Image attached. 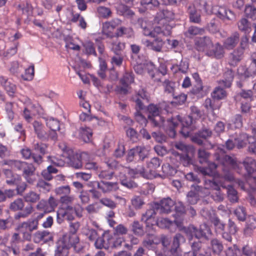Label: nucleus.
Here are the masks:
<instances>
[{"instance_id": "f257e3e1", "label": "nucleus", "mask_w": 256, "mask_h": 256, "mask_svg": "<svg viewBox=\"0 0 256 256\" xmlns=\"http://www.w3.org/2000/svg\"><path fill=\"white\" fill-rule=\"evenodd\" d=\"M106 164L109 168L114 170V172L119 177L122 185L129 188L137 186L136 182L128 179L126 175L133 178L137 177L140 175L139 166L135 169H130L122 166L112 158L108 159Z\"/></svg>"}, {"instance_id": "f03ea898", "label": "nucleus", "mask_w": 256, "mask_h": 256, "mask_svg": "<svg viewBox=\"0 0 256 256\" xmlns=\"http://www.w3.org/2000/svg\"><path fill=\"white\" fill-rule=\"evenodd\" d=\"M4 164L22 171V175L27 183L33 184L36 181V168L32 164L16 160H10L5 162Z\"/></svg>"}, {"instance_id": "7ed1b4c3", "label": "nucleus", "mask_w": 256, "mask_h": 256, "mask_svg": "<svg viewBox=\"0 0 256 256\" xmlns=\"http://www.w3.org/2000/svg\"><path fill=\"white\" fill-rule=\"evenodd\" d=\"M216 158L218 160L220 161V164L222 166V168L224 172V179L228 182L234 181L242 189L244 190V182L238 179L235 180L233 174L230 172V168H227V166H229L233 169H238V164L236 160L228 155L224 156L222 160L220 156L216 157Z\"/></svg>"}, {"instance_id": "20e7f679", "label": "nucleus", "mask_w": 256, "mask_h": 256, "mask_svg": "<svg viewBox=\"0 0 256 256\" xmlns=\"http://www.w3.org/2000/svg\"><path fill=\"white\" fill-rule=\"evenodd\" d=\"M58 147L62 152L60 155L69 160L72 167L76 168H82L84 157L88 155L86 152L75 153L68 145H58Z\"/></svg>"}, {"instance_id": "39448f33", "label": "nucleus", "mask_w": 256, "mask_h": 256, "mask_svg": "<svg viewBox=\"0 0 256 256\" xmlns=\"http://www.w3.org/2000/svg\"><path fill=\"white\" fill-rule=\"evenodd\" d=\"M38 226L37 219H29L26 222L19 224L16 230L22 235L24 240L30 241L32 238V232L38 228Z\"/></svg>"}, {"instance_id": "423d86ee", "label": "nucleus", "mask_w": 256, "mask_h": 256, "mask_svg": "<svg viewBox=\"0 0 256 256\" xmlns=\"http://www.w3.org/2000/svg\"><path fill=\"white\" fill-rule=\"evenodd\" d=\"M168 122L174 126H178V124L180 123L182 126V128L180 132L184 137L188 136L190 131L195 128L194 125V121L193 118L190 116L184 117L182 120L181 117L179 115H178L176 117H172L171 118V120H169Z\"/></svg>"}, {"instance_id": "0eeeda50", "label": "nucleus", "mask_w": 256, "mask_h": 256, "mask_svg": "<svg viewBox=\"0 0 256 256\" xmlns=\"http://www.w3.org/2000/svg\"><path fill=\"white\" fill-rule=\"evenodd\" d=\"M160 164L161 161L158 158H152L147 163L146 168L139 166L140 176L147 179L152 178L155 177L156 169L159 168Z\"/></svg>"}, {"instance_id": "6e6552de", "label": "nucleus", "mask_w": 256, "mask_h": 256, "mask_svg": "<svg viewBox=\"0 0 256 256\" xmlns=\"http://www.w3.org/2000/svg\"><path fill=\"white\" fill-rule=\"evenodd\" d=\"M148 110L149 112L148 118L154 126L160 128L164 126V120L160 114V109L156 105L150 104Z\"/></svg>"}, {"instance_id": "1a4fd4ad", "label": "nucleus", "mask_w": 256, "mask_h": 256, "mask_svg": "<svg viewBox=\"0 0 256 256\" xmlns=\"http://www.w3.org/2000/svg\"><path fill=\"white\" fill-rule=\"evenodd\" d=\"M220 186L222 188H226L220 182H217L216 180L212 178V180H206L204 182V186L206 189H212L215 190L212 194V197L213 200L217 202H221L223 200V194L220 192Z\"/></svg>"}, {"instance_id": "9d476101", "label": "nucleus", "mask_w": 256, "mask_h": 256, "mask_svg": "<svg viewBox=\"0 0 256 256\" xmlns=\"http://www.w3.org/2000/svg\"><path fill=\"white\" fill-rule=\"evenodd\" d=\"M75 212L78 216H82V215L78 214L75 208L70 206H66V208H59L56 214L58 223L60 224L64 220H72L74 218V214Z\"/></svg>"}, {"instance_id": "9b49d317", "label": "nucleus", "mask_w": 256, "mask_h": 256, "mask_svg": "<svg viewBox=\"0 0 256 256\" xmlns=\"http://www.w3.org/2000/svg\"><path fill=\"white\" fill-rule=\"evenodd\" d=\"M256 139L252 136H248L246 134H240L238 135L236 134L234 136H230L226 144H254Z\"/></svg>"}, {"instance_id": "f8f14e48", "label": "nucleus", "mask_w": 256, "mask_h": 256, "mask_svg": "<svg viewBox=\"0 0 256 256\" xmlns=\"http://www.w3.org/2000/svg\"><path fill=\"white\" fill-rule=\"evenodd\" d=\"M238 74L242 80L252 76L256 74V59L253 58L248 68L240 66L238 68Z\"/></svg>"}, {"instance_id": "ddd939ff", "label": "nucleus", "mask_w": 256, "mask_h": 256, "mask_svg": "<svg viewBox=\"0 0 256 256\" xmlns=\"http://www.w3.org/2000/svg\"><path fill=\"white\" fill-rule=\"evenodd\" d=\"M204 4L205 2H204V6H199L198 2H196L189 6L188 13L190 22L194 23H199L200 22V11L202 7L204 6Z\"/></svg>"}, {"instance_id": "4468645a", "label": "nucleus", "mask_w": 256, "mask_h": 256, "mask_svg": "<svg viewBox=\"0 0 256 256\" xmlns=\"http://www.w3.org/2000/svg\"><path fill=\"white\" fill-rule=\"evenodd\" d=\"M195 45L198 50L206 52V54L208 50L213 48L212 40L206 36L197 38L195 40Z\"/></svg>"}, {"instance_id": "2eb2a0df", "label": "nucleus", "mask_w": 256, "mask_h": 256, "mask_svg": "<svg viewBox=\"0 0 256 256\" xmlns=\"http://www.w3.org/2000/svg\"><path fill=\"white\" fill-rule=\"evenodd\" d=\"M188 230L192 236H194L198 239L202 238L208 239V235L210 234V230L206 224L200 226L199 228H197L194 226H191L188 228Z\"/></svg>"}, {"instance_id": "dca6fc26", "label": "nucleus", "mask_w": 256, "mask_h": 256, "mask_svg": "<svg viewBox=\"0 0 256 256\" xmlns=\"http://www.w3.org/2000/svg\"><path fill=\"white\" fill-rule=\"evenodd\" d=\"M156 209L154 207V204L152 208L148 209L145 213L142 214V220L146 223V226L152 227L156 225Z\"/></svg>"}, {"instance_id": "f3484780", "label": "nucleus", "mask_w": 256, "mask_h": 256, "mask_svg": "<svg viewBox=\"0 0 256 256\" xmlns=\"http://www.w3.org/2000/svg\"><path fill=\"white\" fill-rule=\"evenodd\" d=\"M174 202L170 198L162 200L160 202L154 203V207L162 214H168L172 211Z\"/></svg>"}, {"instance_id": "a211bd4d", "label": "nucleus", "mask_w": 256, "mask_h": 256, "mask_svg": "<svg viewBox=\"0 0 256 256\" xmlns=\"http://www.w3.org/2000/svg\"><path fill=\"white\" fill-rule=\"evenodd\" d=\"M138 26L142 29V32L145 36L155 38L156 36L154 28H153L150 22L142 18H139L137 22Z\"/></svg>"}, {"instance_id": "6ab92c4d", "label": "nucleus", "mask_w": 256, "mask_h": 256, "mask_svg": "<svg viewBox=\"0 0 256 256\" xmlns=\"http://www.w3.org/2000/svg\"><path fill=\"white\" fill-rule=\"evenodd\" d=\"M92 184L93 186L101 190L104 193L116 191L118 189V183L116 182H112L102 180L100 182H92Z\"/></svg>"}, {"instance_id": "aec40b11", "label": "nucleus", "mask_w": 256, "mask_h": 256, "mask_svg": "<svg viewBox=\"0 0 256 256\" xmlns=\"http://www.w3.org/2000/svg\"><path fill=\"white\" fill-rule=\"evenodd\" d=\"M142 42L148 50L156 52H160L164 44V40L160 38H156L152 41L143 39Z\"/></svg>"}, {"instance_id": "412c9836", "label": "nucleus", "mask_w": 256, "mask_h": 256, "mask_svg": "<svg viewBox=\"0 0 256 256\" xmlns=\"http://www.w3.org/2000/svg\"><path fill=\"white\" fill-rule=\"evenodd\" d=\"M54 237L52 234L46 230L38 231L34 235V242L35 243L48 242L53 241Z\"/></svg>"}, {"instance_id": "4be33fe9", "label": "nucleus", "mask_w": 256, "mask_h": 256, "mask_svg": "<svg viewBox=\"0 0 256 256\" xmlns=\"http://www.w3.org/2000/svg\"><path fill=\"white\" fill-rule=\"evenodd\" d=\"M212 134V131L208 128H204L191 137V140L193 142L197 144H202L204 140L210 137Z\"/></svg>"}, {"instance_id": "5701e85b", "label": "nucleus", "mask_w": 256, "mask_h": 256, "mask_svg": "<svg viewBox=\"0 0 256 256\" xmlns=\"http://www.w3.org/2000/svg\"><path fill=\"white\" fill-rule=\"evenodd\" d=\"M0 83L10 96H14L16 90V86L10 80L1 76H0Z\"/></svg>"}, {"instance_id": "b1692460", "label": "nucleus", "mask_w": 256, "mask_h": 256, "mask_svg": "<svg viewBox=\"0 0 256 256\" xmlns=\"http://www.w3.org/2000/svg\"><path fill=\"white\" fill-rule=\"evenodd\" d=\"M256 228V216H250L248 218L246 226L244 230V234L246 236H250L252 235L254 230Z\"/></svg>"}, {"instance_id": "393cba45", "label": "nucleus", "mask_w": 256, "mask_h": 256, "mask_svg": "<svg viewBox=\"0 0 256 256\" xmlns=\"http://www.w3.org/2000/svg\"><path fill=\"white\" fill-rule=\"evenodd\" d=\"M161 22H158V23L163 24L162 26H156L154 28V32H156V36L158 34H162L163 36H169L171 34L172 26L168 24L166 20H160Z\"/></svg>"}, {"instance_id": "a878e982", "label": "nucleus", "mask_w": 256, "mask_h": 256, "mask_svg": "<svg viewBox=\"0 0 256 256\" xmlns=\"http://www.w3.org/2000/svg\"><path fill=\"white\" fill-rule=\"evenodd\" d=\"M248 176L251 177L252 174L256 172V161L250 157H246L242 162Z\"/></svg>"}, {"instance_id": "bb28decb", "label": "nucleus", "mask_w": 256, "mask_h": 256, "mask_svg": "<svg viewBox=\"0 0 256 256\" xmlns=\"http://www.w3.org/2000/svg\"><path fill=\"white\" fill-rule=\"evenodd\" d=\"M132 98L134 101H135L136 103V106L140 110H142L144 108V105L142 102V100L140 98L142 99L143 100H146L148 101V94L146 92V91L144 89H142L140 90L136 94L132 97Z\"/></svg>"}, {"instance_id": "cd10ccee", "label": "nucleus", "mask_w": 256, "mask_h": 256, "mask_svg": "<svg viewBox=\"0 0 256 256\" xmlns=\"http://www.w3.org/2000/svg\"><path fill=\"white\" fill-rule=\"evenodd\" d=\"M240 34L238 32H234L225 40L224 46L228 50H232L238 44Z\"/></svg>"}, {"instance_id": "c85d7f7f", "label": "nucleus", "mask_w": 256, "mask_h": 256, "mask_svg": "<svg viewBox=\"0 0 256 256\" xmlns=\"http://www.w3.org/2000/svg\"><path fill=\"white\" fill-rule=\"evenodd\" d=\"M60 241L70 248L74 244L78 242L79 238L76 234L68 233L64 235Z\"/></svg>"}, {"instance_id": "c756f323", "label": "nucleus", "mask_w": 256, "mask_h": 256, "mask_svg": "<svg viewBox=\"0 0 256 256\" xmlns=\"http://www.w3.org/2000/svg\"><path fill=\"white\" fill-rule=\"evenodd\" d=\"M182 237L180 234H176L174 238L170 252L173 256H182V252L180 248V240Z\"/></svg>"}, {"instance_id": "7c9ffc66", "label": "nucleus", "mask_w": 256, "mask_h": 256, "mask_svg": "<svg viewBox=\"0 0 256 256\" xmlns=\"http://www.w3.org/2000/svg\"><path fill=\"white\" fill-rule=\"evenodd\" d=\"M244 52L242 48H237L230 55L229 64L232 66H236L243 58Z\"/></svg>"}, {"instance_id": "2f4dec72", "label": "nucleus", "mask_w": 256, "mask_h": 256, "mask_svg": "<svg viewBox=\"0 0 256 256\" xmlns=\"http://www.w3.org/2000/svg\"><path fill=\"white\" fill-rule=\"evenodd\" d=\"M234 73L232 70L228 69L224 74V79L218 82L219 84L224 88H230L233 80Z\"/></svg>"}, {"instance_id": "473e14b6", "label": "nucleus", "mask_w": 256, "mask_h": 256, "mask_svg": "<svg viewBox=\"0 0 256 256\" xmlns=\"http://www.w3.org/2000/svg\"><path fill=\"white\" fill-rule=\"evenodd\" d=\"M32 125L38 137L42 140H46L48 138L47 134L44 131L42 124L38 121H34Z\"/></svg>"}, {"instance_id": "72a5a7b5", "label": "nucleus", "mask_w": 256, "mask_h": 256, "mask_svg": "<svg viewBox=\"0 0 256 256\" xmlns=\"http://www.w3.org/2000/svg\"><path fill=\"white\" fill-rule=\"evenodd\" d=\"M111 50L116 55H120L126 47L124 42L119 40L112 41L110 46Z\"/></svg>"}, {"instance_id": "f704fd0d", "label": "nucleus", "mask_w": 256, "mask_h": 256, "mask_svg": "<svg viewBox=\"0 0 256 256\" xmlns=\"http://www.w3.org/2000/svg\"><path fill=\"white\" fill-rule=\"evenodd\" d=\"M4 173L6 178V182L8 184H16L20 180V176L14 174L10 170H4Z\"/></svg>"}, {"instance_id": "c9c22d12", "label": "nucleus", "mask_w": 256, "mask_h": 256, "mask_svg": "<svg viewBox=\"0 0 256 256\" xmlns=\"http://www.w3.org/2000/svg\"><path fill=\"white\" fill-rule=\"evenodd\" d=\"M208 166L200 167L199 170L204 175L212 176L215 173V170L218 166L214 162H210L208 161L206 162Z\"/></svg>"}, {"instance_id": "e433bc0d", "label": "nucleus", "mask_w": 256, "mask_h": 256, "mask_svg": "<svg viewBox=\"0 0 256 256\" xmlns=\"http://www.w3.org/2000/svg\"><path fill=\"white\" fill-rule=\"evenodd\" d=\"M240 30L245 34H248L251 31V24L247 18H243L237 23Z\"/></svg>"}, {"instance_id": "4c0bfd02", "label": "nucleus", "mask_w": 256, "mask_h": 256, "mask_svg": "<svg viewBox=\"0 0 256 256\" xmlns=\"http://www.w3.org/2000/svg\"><path fill=\"white\" fill-rule=\"evenodd\" d=\"M214 48L210 50L207 52V54L209 56H212L217 58H220L224 56V48L220 44H216L214 46H213Z\"/></svg>"}, {"instance_id": "58836bf2", "label": "nucleus", "mask_w": 256, "mask_h": 256, "mask_svg": "<svg viewBox=\"0 0 256 256\" xmlns=\"http://www.w3.org/2000/svg\"><path fill=\"white\" fill-rule=\"evenodd\" d=\"M40 194L32 190L29 191L24 196V201L30 204L37 202L40 200Z\"/></svg>"}, {"instance_id": "ea45409f", "label": "nucleus", "mask_w": 256, "mask_h": 256, "mask_svg": "<svg viewBox=\"0 0 256 256\" xmlns=\"http://www.w3.org/2000/svg\"><path fill=\"white\" fill-rule=\"evenodd\" d=\"M68 250L69 248L59 240L56 244V248L55 250L54 256H68Z\"/></svg>"}, {"instance_id": "a19ab883", "label": "nucleus", "mask_w": 256, "mask_h": 256, "mask_svg": "<svg viewBox=\"0 0 256 256\" xmlns=\"http://www.w3.org/2000/svg\"><path fill=\"white\" fill-rule=\"evenodd\" d=\"M227 190V194L228 200L232 203L238 202V197L237 191L232 186L228 185L225 188Z\"/></svg>"}, {"instance_id": "79ce46f5", "label": "nucleus", "mask_w": 256, "mask_h": 256, "mask_svg": "<svg viewBox=\"0 0 256 256\" xmlns=\"http://www.w3.org/2000/svg\"><path fill=\"white\" fill-rule=\"evenodd\" d=\"M80 131L84 142L86 143L91 142V138L92 135V130L89 128L82 127L80 128Z\"/></svg>"}, {"instance_id": "37998d69", "label": "nucleus", "mask_w": 256, "mask_h": 256, "mask_svg": "<svg viewBox=\"0 0 256 256\" xmlns=\"http://www.w3.org/2000/svg\"><path fill=\"white\" fill-rule=\"evenodd\" d=\"M216 14L222 20H230V16H233V14L231 10L222 6L218 8Z\"/></svg>"}, {"instance_id": "c03bdc74", "label": "nucleus", "mask_w": 256, "mask_h": 256, "mask_svg": "<svg viewBox=\"0 0 256 256\" xmlns=\"http://www.w3.org/2000/svg\"><path fill=\"white\" fill-rule=\"evenodd\" d=\"M221 86H222L220 84V86L216 87L212 92V96L214 99L222 100L226 96V90Z\"/></svg>"}, {"instance_id": "a18cd8bd", "label": "nucleus", "mask_w": 256, "mask_h": 256, "mask_svg": "<svg viewBox=\"0 0 256 256\" xmlns=\"http://www.w3.org/2000/svg\"><path fill=\"white\" fill-rule=\"evenodd\" d=\"M210 246L212 251L216 254H220L223 250L222 242L216 238H213L210 241Z\"/></svg>"}, {"instance_id": "49530a36", "label": "nucleus", "mask_w": 256, "mask_h": 256, "mask_svg": "<svg viewBox=\"0 0 256 256\" xmlns=\"http://www.w3.org/2000/svg\"><path fill=\"white\" fill-rule=\"evenodd\" d=\"M24 206V203L23 200L20 198L15 200L10 203V209L14 212L22 210Z\"/></svg>"}, {"instance_id": "de8ad7c7", "label": "nucleus", "mask_w": 256, "mask_h": 256, "mask_svg": "<svg viewBox=\"0 0 256 256\" xmlns=\"http://www.w3.org/2000/svg\"><path fill=\"white\" fill-rule=\"evenodd\" d=\"M134 82V74L132 72H126L120 80V83L122 86H129Z\"/></svg>"}, {"instance_id": "09e8293b", "label": "nucleus", "mask_w": 256, "mask_h": 256, "mask_svg": "<svg viewBox=\"0 0 256 256\" xmlns=\"http://www.w3.org/2000/svg\"><path fill=\"white\" fill-rule=\"evenodd\" d=\"M244 14L246 18L256 20V8L252 5H246L244 9Z\"/></svg>"}, {"instance_id": "8fccbe9b", "label": "nucleus", "mask_w": 256, "mask_h": 256, "mask_svg": "<svg viewBox=\"0 0 256 256\" xmlns=\"http://www.w3.org/2000/svg\"><path fill=\"white\" fill-rule=\"evenodd\" d=\"M204 32V29L203 28H200L195 26H191L188 28L185 34L187 36L191 37L192 36L202 34Z\"/></svg>"}, {"instance_id": "3c124183", "label": "nucleus", "mask_w": 256, "mask_h": 256, "mask_svg": "<svg viewBox=\"0 0 256 256\" xmlns=\"http://www.w3.org/2000/svg\"><path fill=\"white\" fill-rule=\"evenodd\" d=\"M156 225H157L158 227L162 228H170L174 226V222L168 218H160L158 220L156 219Z\"/></svg>"}, {"instance_id": "603ef678", "label": "nucleus", "mask_w": 256, "mask_h": 256, "mask_svg": "<svg viewBox=\"0 0 256 256\" xmlns=\"http://www.w3.org/2000/svg\"><path fill=\"white\" fill-rule=\"evenodd\" d=\"M202 248L201 242H194L192 244V250L186 252L184 256H197Z\"/></svg>"}, {"instance_id": "864d4df0", "label": "nucleus", "mask_w": 256, "mask_h": 256, "mask_svg": "<svg viewBox=\"0 0 256 256\" xmlns=\"http://www.w3.org/2000/svg\"><path fill=\"white\" fill-rule=\"evenodd\" d=\"M140 4L147 9H154L160 5L158 0H140Z\"/></svg>"}, {"instance_id": "5fc2aeb1", "label": "nucleus", "mask_w": 256, "mask_h": 256, "mask_svg": "<svg viewBox=\"0 0 256 256\" xmlns=\"http://www.w3.org/2000/svg\"><path fill=\"white\" fill-rule=\"evenodd\" d=\"M36 208L40 211H42L44 214L52 212L51 208L49 207L48 202L46 200H42L38 201L36 206Z\"/></svg>"}, {"instance_id": "6e6d98bb", "label": "nucleus", "mask_w": 256, "mask_h": 256, "mask_svg": "<svg viewBox=\"0 0 256 256\" xmlns=\"http://www.w3.org/2000/svg\"><path fill=\"white\" fill-rule=\"evenodd\" d=\"M33 207L32 205L27 206L22 212H20L15 214L14 218L18 220L20 218H26L28 216L33 212Z\"/></svg>"}, {"instance_id": "4d7b16f0", "label": "nucleus", "mask_w": 256, "mask_h": 256, "mask_svg": "<svg viewBox=\"0 0 256 256\" xmlns=\"http://www.w3.org/2000/svg\"><path fill=\"white\" fill-rule=\"evenodd\" d=\"M132 228V232L136 235L142 236L144 234L143 226L138 221L133 222Z\"/></svg>"}, {"instance_id": "13d9d810", "label": "nucleus", "mask_w": 256, "mask_h": 256, "mask_svg": "<svg viewBox=\"0 0 256 256\" xmlns=\"http://www.w3.org/2000/svg\"><path fill=\"white\" fill-rule=\"evenodd\" d=\"M46 124L50 130H60L59 121L54 118H51L47 119Z\"/></svg>"}, {"instance_id": "bf43d9fd", "label": "nucleus", "mask_w": 256, "mask_h": 256, "mask_svg": "<svg viewBox=\"0 0 256 256\" xmlns=\"http://www.w3.org/2000/svg\"><path fill=\"white\" fill-rule=\"evenodd\" d=\"M55 192L60 197L66 196L70 194V188L68 186H61L56 188Z\"/></svg>"}, {"instance_id": "052dcab7", "label": "nucleus", "mask_w": 256, "mask_h": 256, "mask_svg": "<svg viewBox=\"0 0 256 256\" xmlns=\"http://www.w3.org/2000/svg\"><path fill=\"white\" fill-rule=\"evenodd\" d=\"M235 216L240 221H244L246 218V212L244 207L238 206L234 211Z\"/></svg>"}, {"instance_id": "680f3d73", "label": "nucleus", "mask_w": 256, "mask_h": 256, "mask_svg": "<svg viewBox=\"0 0 256 256\" xmlns=\"http://www.w3.org/2000/svg\"><path fill=\"white\" fill-rule=\"evenodd\" d=\"M34 74V66H30L25 70V73L22 76V78L26 80H31L33 79Z\"/></svg>"}, {"instance_id": "e2e57ef3", "label": "nucleus", "mask_w": 256, "mask_h": 256, "mask_svg": "<svg viewBox=\"0 0 256 256\" xmlns=\"http://www.w3.org/2000/svg\"><path fill=\"white\" fill-rule=\"evenodd\" d=\"M37 188L44 192H50L52 188V186L50 184L46 182L41 180H39L36 184Z\"/></svg>"}, {"instance_id": "0e129e2a", "label": "nucleus", "mask_w": 256, "mask_h": 256, "mask_svg": "<svg viewBox=\"0 0 256 256\" xmlns=\"http://www.w3.org/2000/svg\"><path fill=\"white\" fill-rule=\"evenodd\" d=\"M163 86L164 88V91L168 94H171L174 96V90L175 88V83L170 81L168 80H166L163 82Z\"/></svg>"}, {"instance_id": "69168bd1", "label": "nucleus", "mask_w": 256, "mask_h": 256, "mask_svg": "<svg viewBox=\"0 0 256 256\" xmlns=\"http://www.w3.org/2000/svg\"><path fill=\"white\" fill-rule=\"evenodd\" d=\"M97 12L98 15L104 18H108L112 14L110 10L106 7L100 6L98 8Z\"/></svg>"}, {"instance_id": "338daca9", "label": "nucleus", "mask_w": 256, "mask_h": 256, "mask_svg": "<svg viewBox=\"0 0 256 256\" xmlns=\"http://www.w3.org/2000/svg\"><path fill=\"white\" fill-rule=\"evenodd\" d=\"M199 200V196L197 192L194 191H190L187 194L188 202L190 204H194Z\"/></svg>"}, {"instance_id": "774afa93", "label": "nucleus", "mask_w": 256, "mask_h": 256, "mask_svg": "<svg viewBox=\"0 0 256 256\" xmlns=\"http://www.w3.org/2000/svg\"><path fill=\"white\" fill-rule=\"evenodd\" d=\"M162 168V172L166 176H172L176 173V170L168 164H163Z\"/></svg>"}]
</instances>
